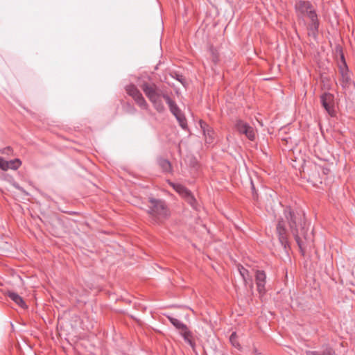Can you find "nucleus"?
<instances>
[{"label":"nucleus","instance_id":"nucleus-1","mask_svg":"<svg viewBox=\"0 0 355 355\" xmlns=\"http://www.w3.org/2000/svg\"><path fill=\"white\" fill-rule=\"evenodd\" d=\"M284 216L287 220L290 231L293 236L302 254L304 253L305 243L301 238L303 236L305 241L307 239V230L306 228L305 214L300 210H293L291 207L284 209Z\"/></svg>","mask_w":355,"mask_h":355},{"label":"nucleus","instance_id":"nucleus-2","mask_svg":"<svg viewBox=\"0 0 355 355\" xmlns=\"http://www.w3.org/2000/svg\"><path fill=\"white\" fill-rule=\"evenodd\" d=\"M146 97L153 104V107L159 113L165 110V107L162 98H164L168 104L171 112L174 115H178L182 111L175 102L166 94L164 93L155 83L144 82L140 85Z\"/></svg>","mask_w":355,"mask_h":355},{"label":"nucleus","instance_id":"nucleus-3","mask_svg":"<svg viewBox=\"0 0 355 355\" xmlns=\"http://www.w3.org/2000/svg\"><path fill=\"white\" fill-rule=\"evenodd\" d=\"M295 8L298 17L309 18L307 28L315 36L318 32L320 21L313 6L308 1L300 0L295 3Z\"/></svg>","mask_w":355,"mask_h":355},{"label":"nucleus","instance_id":"nucleus-4","mask_svg":"<svg viewBox=\"0 0 355 355\" xmlns=\"http://www.w3.org/2000/svg\"><path fill=\"white\" fill-rule=\"evenodd\" d=\"M148 203L147 213L152 223L161 224L170 216V211L164 200L149 198Z\"/></svg>","mask_w":355,"mask_h":355},{"label":"nucleus","instance_id":"nucleus-5","mask_svg":"<svg viewBox=\"0 0 355 355\" xmlns=\"http://www.w3.org/2000/svg\"><path fill=\"white\" fill-rule=\"evenodd\" d=\"M125 91L127 94L130 96L135 103L143 110H148V104L147 103L146 101L142 96L140 91L137 89V87L133 85L130 84L129 85H127L125 87Z\"/></svg>","mask_w":355,"mask_h":355},{"label":"nucleus","instance_id":"nucleus-6","mask_svg":"<svg viewBox=\"0 0 355 355\" xmlns=\"http://www.w3.org/2000/svg\"><path fill=\"white\" fill-rule=\"evenodd\" d=\"M234 128L240 135H245L249 140H254L255 130L254 128L244 121L237 119L234 124Z\"/></svg>","mask_w":355,"mask_h":355},{"label":"nucleus","instance_id":"nucleus-7","mask_svg":"<svg viewBox=\"0 0 355 355\" xmlns=\"http://www.w3.org/2000/svg\"><path fill=\"white\" fill-rule=\"evenodd\" d=\"M276 232L280 244L285 250H287L288 248H290V244L288 239V231L286 228L284 219L281 218L278 220L276 227Z\"/></svg>","mask_w":355,"mask_h":355},{"label":"nucleus","instance_id":"nucleus-8","mask_svg":"<svg viewBox=\"0 0 355 355\" xmlns=\"http://www.w3.org/2000/svg\"><path fill=\"white\" fill-rule=\"evenodd\" d=\"M341 60L342 63L339 65V72L341 76V85L343 87L346 88L351 84V78L343 55H341Z\"/></svg>","mask_w":355,"mask_h":355},{"label":"nucleus","instance_id":"nucleus-9","mask_svg":"<svg viewBox=\"0 0 355 355\" xmlns=\"http://www.w3.org/2000/svg\"><path fill=\"white\" fill-rule=\"evenodd\" d=\"M321 103L325 110L333 116L334 113V96L329 92H324L320 96Z\"/></svg>","mask_w":355,"mask_h":355},{"label":"nucleus","instance_id":"nucleus-10","mask_svg":"<svg viewBox=\"0 0 355 355\" xmlns=\"http://www.w3.org/2000/svg\"><path fill=\"white\" fill-rule=\"evenodd\" d=\"M257 291L260 294H264L266 292V275L263 270H257L255 275Z\"/></svg>","mask_w":355,"mask_h":355},{"label":"nucleus","instance_id":"nucleus-11","mask_svg":"<svg viewBox=\"0 0 355 355\" xmlns=\"http://www.w3.org/2000/svg\"><path fill=\"white\" fill-rule=\"evenodd\" d=\"M200 125L201 129L202 130L203 134L206 137V141L208 143H211L214 139V130L213 129L207 125L205 121H200Z\"/></svg>","mask_w":355,"mask_h":355},{"label":"nucleus","instance_id":"nucleus-12","mask_svg":"<svg viewBox=\"0 0 355 355\" xmlns=\"http://www.w3.org/2000/svg\"><path fill=\"white\" fill-rule=\"evenodd\" d=\"M168 184L173 187V189L178 193L183 198L188 194L190 191L187 187L183 186L181 184L174 183L170 180H168Z\"/></svg>","mask_w":355,"mask_h":355},{"label":"nucleus","instance_id":"nucleus-13","mask_svg":"<svg viewBox=\"0 0 355 355\" xmlns=\"http://www.w3.org/2000/svg\"><path fill=\"white\" fill-rule=\"evenodd\" d=\"M157 162L164 173H171L172 166L169 160L159 157L157 159Z\"/></svg>","mask_w":355,"mask_h":355},{"label":"nucleus","instance_id":"nucleus-14","mask_svg":"<svg viewBox=\"0 0 355 355\" xmlns=\"http://www.w3.org/2000/svg\"><path fill=\"white\" fill-rule=\"evenodd\" d=\"M167 318L169 320V321L173 324V325L178 329L180 334H182L184 331H187L189 330L188 327L185 324L178 320L177 318H175L172 316H167Z\"/></svg>","mask_w":355,"mask_h":355},{"label":"nucleus","instance_id":"nucleus-15","mask_svg":"<svg viewBox=\"0 0 355 355\" xmlns=\"http://www.w3.org/2000/svg\"><path fill=\"white\" fill-rule=\"evenodd\" d=\"M7 295L13 302H15L20 307H26L25 302L24 301L22 297L19 296L17 293L12 291H8Z\"/></svg>","mask_w":355,"mask_h":355},{"label":"nucleus","instance_id":"nucleus-16","mask_svg":"<svg viewBox=\"0 0 355 355\" xmlns=\"http://www.w3.org/2000/svg\"><path fill=\"white\" fill-rule=\"evenodd\" d=\"M306 355H335L334 351L331 347H327L322 351H306Z\"/></svg>","mask_w":355,"mask_h":355},{"label":"nucleus","instance_id":"nucleus-17","mask_svg":"<svg viewBox=\"0 0 355 355\" xmlns=\"http://www.w3.org/2000/svg\"><path fill=\"white\" fill-rule=\"evenodd\" d=\"M238 270L239 271V273L241 275V276L242 277L244 282L245 284H248V282H251L252 279H251V277L250 275V272L248 271V270H247L246 268H245L243 266L241 265H239L238 266Z\"/></svg>","mask_w":355,"mask_h":355},{"label":"nucleus","instance_id":"nucleus-18","mask_svg":"<svg viewBox=\"0 0 355 355\" xmlns=\"http://www.w3.org/2000/svg\"><path fill=\"white\" fill-rule=\"evenodd\" d=\"M184 199L194 209L196 208L197 201L191 192V191L187 194V196L184 198Z\"/></svg>","mask_w":355,"mask_h":355},{"label":"nucleus","instance_id":"nucleus-19","mask_svg":"<svg viewBox=\"0 0 355 355\" xmlns=\"http://www.w3.org/2000/svg\"><path fill=\"white\" fill-rule=\"evenodd\" d=\"M178 121L179 122L180 125L184 129L186 130L187 128V119L182 112L180 113L178 115L175 116Z\"/></svg>","mask_w":355,"mask_h":355},{"label":"nucleus","instance_id":"nucleus-20","mask_svg":"<svg viewBox=\"0 0 355 355\" xmlns=\"http://www.w3.org/2000/svg\"><path fill=\"white\" fill-rule=\"evenodd\" d=\"M182 336V337L184 338V340L189 343V345L193 348L194 349L195 347V343L193 342V340H191V337H192V334L191 332L188 330L187 331H184V333L182 334H181Z\"/></svg>","mask_w":355,"mask_h":355},{"label":"nucleus","instance_id":"nucleus-21","mask_svg":"<svg viewBox=\"0 0 355 355\" xmlns=\"http://www.w3.org/2000/svg\"><path fill=\"white\" fill-rule=\"evenodd\" d=\"M21 165V161L18 158L8 161V169L17 170Z\"/></svg>","mask_w":355,"mask_h":355},{"label":"nucleus","instance_id":"nucleus-22","mask_svg":"<svg viewBox=\"0 0 355 355\" xmlns=\"http://www.w3.org/2000/svg\"><path fill=\"white\" fill-rule=\"evenodd\" d=\"M230 341L231 343V344L236 348H239L240 347V345L237 340V335L236 334V332H233L230 337Z\"/></svg>","mask_w":355,"mask_h":355},{"label":"nucleus","instance_id":"nucleus-23","mask_svg":"<svg viewBox=\"0 0 355 355\" xmlns=\"http://www.w3.org/2000/svg\"><path fill=\"white\" fill-rule=\"evenodd\" d=\"M171 76L179 82H180L182 85L184 84V78L182 75L178 73L177 72H172L170 73Z\"/></svg>","mask_w":355,"mask_h":355},{"label":"nucleus","instance_id":"nucleus-24","mask_svg":"<svg viewBox=\"0 0 355 355\" xmlns=\"http://www.w3.org/2000/svg\"><path fill=\"white\" fill-rule=\"evenodd\" d=\"M0 168L3 171L8 170V161L0 157Z\"/></svg>","mask_w":355,"mask_h":355},{"label":"nucleus","instance_id":"nucleus-25","mask_svg":"<svg viewBox=\"0 0 355 355\" xmlns=\"http://www.w3.org/2000/svg\"><path fill=\"white\" fill-rule=\"evenodd\" d=\"M12 186H13L15 189H18V190H19V191H24V189H23L21 187H20V186L19 185V184H18V183H17V182H14V183H12Z\"/></svg>","mask_w":355,"mask_h":355},{"label":"nucleus","instance_id":"nucleus-26","mask_svg":"<svg viewBox=\"0 0 355 355\" xmlns=\"http://www.w3.org/2000/svg\"><path fill=\"white\" fill-rule=\"evenodd\" d=\"M12 151V149L8 146V147H6L5 148L3 151H2V153H6V154H9L10 153H11Z\"/></svg>","mask_w":355,"mask_h":355},{"label":"nucleus","instance_id":"nucleus-27","mask_svg":"<svg viewBox=\"0 0 355 355\" xmlns=\"http://www.w3.org/2000/svg\"><path fill=\"white\" fill-rule=\"evenodd\" d=\"M252 189L254 190V186L252 184Z\"/></svg>","mask_w":355,"mask_h":355}]
</instances>
